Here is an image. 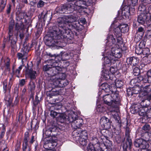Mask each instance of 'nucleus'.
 <instances>
[{
  "instance_id": "f257e3e1",
  "label": "nucleus",
  "mask_w": 151,
  "mask_h": 151,
  "mask_svg": "<svg viewBox=\"0 0 151 151\" xmlns=\"http://www.w3.org/2000/svg\"><path fill=\"white\" fill-rule=\"evenodd\" d=\"M76 20V17L72 16L60 17L58 19V27L56 28L70 40L73 38L74 35L70 29L73 27Z\"/></svg>"
},
{
  "instance_id": "f03ea898",
  "label": "nucleus",
  "mask_w": 151,
  "mask_h": 151,
  "mask_svg": "<svg viewBox=\"0 0 151 151\" xmlns=\"http://www.w3.org/2000/svg\"><path fill=\"white\" fill-rule=\"evenodd\" d=\"M50 35L52 37H49L46 42L47 45L49 47H62L64 46L66 43L70 42V40L66 37V35L59 31L55 27H54Z\"/></svg>"
},
{
  "instance_id": "7ed1b4c3",
  "label": "nucleus",
  "mask_w": 151,
  "mask_h": 151,
  "mask_svg": "<svg viewBox=\"0 0 151 151\" xmlns=\"http://www.w3.org/2000/svg\"><path fill=\"white\" fill-rule=\"evenodd\" d=\"M111 94H107L103 96L104 103L106 105L115 107V104H119L121 101L120 97L116 92L111 93Z\"/></svg>"
},
{
  "instance_id": "20e7f679",
  "label": "nucleus",
  "mask_w": 151,
  "mask_h": 151,
  "mask_svg": "<svg viewBox=\"0 0 151 151\" xmlns=\"http://www.w3.org/2000/svg\"><path fill=\"white\" fill-rule=\"evenodd\" d=\"M68 119L70 122L72 123V127L75 130H78V132L82 131L80 127L82 125L83 120L81 119H78V116L75 112H70L68 115Z\"/></svg>"
},
{
  "instance_id": "39448f33",
  "label": "nucleus",
  "mask_w": 151,
  "mask_h": 151,
  "mask_svg": "<svg viewBox=\"0 0 151 151\" xmlns=\"http://www.w3.org/2000/svg\"><path fill=\"white\" fill-rule=\"evenodd\" d=\"M74 139L83 146L87 145V133L86 130L78 132V130H74L72 133Z\"/></svg>"
},
{
  "instance_id": "423d86ee",
  "label": "nucleus",
  "mask_w": 151,
  "mask_h": 151,
  "mask_svg": "<svg viewBox=\"0 0 151 151\" xmlns=\"http://www.w3.org/2000/svg\"><path fill=\"white\" fill-rule=\"evenodd\" d=\"M129 27L127 24H121L114 29V35L116 36L119 45L122 44L123 40L121 37L122 33H125L128 32Z\"/></svg>"
},
{
  "instance_id": "0eeeda50",
  "label": "nucleus",
  "mask_w": 151,
  "mask_h": 151,
  "mask_svg": "<svg viewBox=\"0 0 151 151\" xmlns=\"http://www.w3.org/2000/svg\"><path fill=\"white\" fill-rule=\"evenodd\" d=\"M92 4V0H79L74 4L71 3L73 11L77 10L80 13L82 12V9L86 6H90Z\"/></svg>"
},
{
  "instance_id": "6e6552de",
  "label": "nucleus",
  "mask_w": 151,
  "mask_h": 151,
  "mask_svg": "<svg viewBox=\"0 0 151 151\" xmlns=\"http://www.w3.org/2000/svg\"><path fill=\"white\" fill-rule=\"evenodd\" d=\"M144 95L143 97L141 99V102L140 103L141 106L143 108H147L150 106L151 107V103L148 99H147V93L151 91V85H148L145 86L143 88Z\"/></svg>"
},
{
  "instance_id": "1a4fd4ad",
  "label": "nucleus",
  "mask_w": 151,
  "mask_h": 151,
  "mask_svg": "<svg viewBox=\"0 0 151 151\" xmlns=\"http://www.w3.org/2000/svg\"><path fill=\"white\" fill-rule=\"evenodd\" d=\"M117 45L119 46L118 47H117L116 46L114 47H111V52H106V50L105 49V52L109 54L110 53L111 56L113 58L114 57L119 58L122 56L121 53L122 51L121 47H122V45H123V43L121 45H119V44L118 43L117 41Z\"/></svg>"
},
{
  "instance_id": "9d476101",
  "label": "nucleus",
  "mask_w": 151,
  "mask_h": 151,
  "mask_svg": "<svg viewBox=\"0 0 151 151\" xmlns=\"http://www.w3.org/2000/svg\"><path fill=\"white\" fill-rule=\"evenodd\" d=\"M149 21H151V14H150L148 13L147 14H140L137 17V21L142 25L147 24Z\"/></svg>"
},
{
  "instance_id": "9b49d317",
  "label": "nucleus",
  "mask_w": 151,
  "mask_h": 151,
  "mask_svg": "<svg viewBox=\"0 0 151 151\" xmlns=\"http://www.w3.org/2000/svg\"><path fill=\"white\" fill-rule=\"evenodd\" d=\"M134 145L136 147L142 149H147L149 146L148 142L142 139H136L134 141Z\"/></svg>"
},
{
  "instance_id": "f8f14e48",
  "label": "nucleus",
  "mask_w": 151,
  "mask_h": 151,
  "mask_svg": "<svg viewBox=\"0 0 151 151\" xmlns=\"http://www.w3.org/2000/svg\"><path fill=\"white\" fill-rule=\"evenodd\" d=\"M62 68L60 67H57L56 68H52L50 71V73L49 74L52 76H53V78L52 79L53 80H55V78L56 77H54L55 76H58V75H59L60 77L61 76H64V77L63 78H65V74L64 73H60V72L62 71Z\"/></svg>"
},
{
  "instance_id": "ddd939ff",
  "label": "nucleus",
  "mask_w": 151,
  "mask_h": 151,
  "mask_svg": "<svg viewBox=\"0 0 151 151\" xmlns=\"http://www.w3.org/2000/svg\"><path fill=\"white\" fill-rule=\"evenodd\" d=\"M61 76V77L60 76L59 78L58 77H56L55 80H53V82L54 83H56L57 85L59 86L63 87L67 85L69 83V82L67 80H64L65 78H64V76Z\"/></svg>"
},
{
  "instance_id": "4468645a",
  "label": "nucleus",
  "mask_w": 151,
  "mask_h": 151,
  "mask_svg": "<svg viewBox=\"0 0 151 151\" xmlns=\"http://www.w3.org/2000/svg\"><path fill=\"white\" fill-rule=\"evenodd\" d=\"M102 92L114 93L116 92V89L114 84H111L110 86L107 83H105L102 84Z\"/></svg>"
},
{
  "instance_id": "2eb2a0df",
  "label": "nucleus",
  "mask_w": 151,
  "mask_h": 151,
  "mask_svg": "<svg viewBox=\"0 0 151 151\" xmlns=\"http://www.w3.org/2000/svg\"><path fill=\"white\" fill-rule=\"evenodd\" d=\"M71 3L64 5L60 8L59 12L60 13L68 14L73 11Z\"/></svg>"
},
{
  "instance_id": "dca6fc26",
  "label": "nucleus",
  "mask_w": 151,
  "mask_h": 151,
  "mask_svg": "<svg viewBox=\"0 0 151 151\" xmlns=\"http://www.w3.org/2000/svg\"><path fill=\"white\" fill-rule=\"evenodd\" d=\"M138 12L140 14H147L149 13L151 14V5L149 6L147 10L146 7L145 5L143 4L140 5L138 9Z\"/></svg>"
},
{
  "instance_id": "f3484780",
  "label": "nucleus",
  "mask_w": 151,
  "mask_h": 151,
  "mask_svg": "<svg viewBox=\"0 0 151 151\" xmlns=\"http://www.w3.org/2000/svg\"><path fill=\"white\" fill-rule=\"evenodd\" d=\"M107 40V42L106 45L107 46H108L109 47H110V48L111 47H114L116 46L115 44V39L114 37L112 35H109Z\"/></svg>"
},
{
  "instance_id": "a211bd4d",
  "label": "nucleus",
  "mask_w": 151,
  "mask_h": 151,
  "mask_svg": "<svg viewBox=\"0 0 151 151\" xmlns=\"http://www.w3.org/2000/svg\"><path fill=\"white\" fill-rule=\"evenodd\" d=\"M26 73L31 79L33 80L36 78L37 76L36 72L33 70L32 69L28 68L26 70Z\"/></svg>"
},
{
  "instance_id": "6ab92c4d",
  "label": "nucleus",
  "mask_w": 151,
  "mask_h": 151,
  "mask_svg": "<svg viewBox=\"0 0 151 151\" xmlns=\"http://www.w3.org/2000/svg\"><path fill=\"white\" fill-rule=\"evenodd\" d=\"M93 1L92 4L90 6H86V7L82 9V12H83L87 14L88 15H91L94 12V8L93 7Z\"/></svg>"
},
{
  "instance_id": "aec40b11",
  "label": "nucleus",
  "mask_w": 151,
  "mask_h": 151,
  "mask_svg": "<svg viewBox=\"0 0 151 151\" xmlns=\"http://www.w3.org/2000/svg\"><path fill=\"white\" fill-rule=\"evenodd\" d=\"M122 16H125L126 18L128 17L130 15V8L127 6L125 5L122 7Z\"/></svg>"
},
{
  "instance_id": "412c9836",
  "label": "nucleus",
  "mask_w": 151,
  "mask_h": 151,
  "mask_svg": "<svg viewBox=\"0 0 151 151\" xmlns=\"http://www.w3.org/2000/svg\"><path fill=\"white\" fill-rule=\"evenodd\" d=\"M127 62L128 64L132 66H135L138 63V61L137 58L133 57L127 58Z\"/></svg>"
},
{
  "instance_id": "4be33fe9",
  "label": "nucleus",
  "mask_w": 151,
  "mask_h": 151,
  "mask_svg": "<svg viewBox=\"0 0 151 151\" xmlns=\"http://www.w3.org/2000/svg\"><path fill=\"white\" fill-rule=\"evenodd\" d=\"M142 83H151V70H148L147 72V75L144 76H142Z\"/></svg>"
},
{
  "instance_id": "5701e85b",
  "label": "nucleus",
  "mask_w": 151,
  "mask_h": 151,
  "mask_svg": "<svg viewBox=\"0 0 151 151\" xmlns=\"http://www.w3.org/2000/svg\"><path fill=\"white\" fill-rule=\"evenodd\" d=\"M149 50L148 48H144L143 49L142 52V55L143 56L144 58L149 59V61H151V54L149 53Z\"/></svg>"
},
{
  "instance_id": "b1692460",
  "label": "nucleus",
  "mask_w": 151,
  "mask_h": 151,
  "mask_svg": "<svg viewBox=\"0 0 151 151\" xmlns=\"http://www.w3.org/2000/svg\"><path fill=\"white\" fill-rule=\"evenodd\" d=\"M100 122L101 124L104 126H106L108 128L110 127L111 122L105 116H103L101 118Z\"/></svg>"
},
{
  "instance_id": "393cba45",
  "label": "nucleus",
  "mask_w": 151,
  "mask_h": 151,
  "mask_svg": "<svg viewBox=\"0 0 151 151\" xmlns=\"http://www.w3.org/2000/svg\"><path fill=\"white\" fill-rule=\"evenodd\" d=\"M143 79L142 76H140L139 77L132 79L130 81V85L132 86V88L134 86L136 85V84L137 83H139L140 81L142 82Z\"/></svg>"
},
{
  "instance_id": "a878e982",
  "label": "nucleus",
  "mask_w": 151,
  "mask_h": 151,
  "mask_svg": "<svg viewBox=\"0 0 151 151\" xmlns=\"http://www.w3.org/2000/svg\"><path fill=\"white\" fill-rule=\"evenodd\" d=\"M14 23L13 21H11L10 23L9 24V37L10 39L11 37L13 36V28L14 26Z\"/></svg>"
},
{
  "instance_id": "bb28decb",
  "label": "nucleus",
  "mask_w": 151,
  "mask_h": 151,
  "mask_svg": "<svg viewBox=\"0 0 151 151\" xmlns=\"http://www.w3.org/2000/svg\"><path fill=\"white\" fill-rule=\"evenodd\" d=\"M114 58L111 56V55L110 53H108L107 55L105 57L104 59L105 60L104 63L105 64H110L111 62V60L113 59Z\"/></svg>"
},
{
  "instance_id": "cd10ccee",
  "label": "nucleus",
  "mask_w": 151,
  "mask_h": 151,
  "mask_svg": "<svg viewBox=\"0 0 151 151\" xmlns=\"http://www.w3.org/2000/svg\"><path fill=\"white\" fill-rule=\"evenodd\" d=\"M22 66L21 65L15 70L14 68H13L12 72L13 74L15 75L17 77L19 78L20 74V71L22 69Z\"/></svg>"
},
{
  "instance_id": "c85d7f7f",
  "label": "nucleus",
  "mask_w": 151,
  "mask_h": 151,
  "mask_svg": "<svg viewBox=\"0 0 151 151\" xmlns=\"http://www.w3.org/2000/svg\"><path fill=\"white\" fill-rule=\"evenodd\" d=\"M22 53L18 52L17 54V57L19 60H22V63H23V60L25 59V55H27V53L26 52H24V51H22Z\"/></svg>"
},
{
  "instance_id": "c756f323",
  "label": "nucleus",
  "mask_w": 151,
  "mask_h": 151,
  "mask_svg": "<svg viewBox=\"0 0 151 151\" xmlns=\"http://www.w3.org/2000/svg\"><path fill=\"white\" fill-rule=\"evenodd\" d=\"M48 144V146H52V147H50V148H53L57 146L58 143L56 140L53 139V138L51 137L49 140Z\"/></svg>"
},
{
  "instance_id": "7c9ffc66",
  "label": "nucleus",
  "mask_w": 151,
  "mask_h": 151,
  "mask_svg": "<svg viewBox=\"0 0 151 151\" xmlns=\"http://www.w3.org/2000/svg\"><path fill=\"white\" fill-rule=\"evenodd\" d=\"M10 82L9 83V86L8 87L7 86V83L6 80H5L3 82V90L4 93H6L8 90H9H9L11 88V86H10Z\"/></svg>"
},
{
  "instance_id": "2f4dec72",
  "label": "nucleus",
  "mask_w": 151,
  "mask_h": 151,
  "mask_svg": "<svg viewBox=\"0 0 151 151\" xmlns=\"http://www.w3.org/2000/svg\"><path fill=\"white\" fill-rule=\"evenodd\" d=\"M62 58H60V59L58 58V57L56 58L59 60H62L63 61L69 59L70 57V55L67 53H64L61 55Z\"/></svg>"
},
{
  "instance_id": "473e14b6",
  "label": "nucleus",
  "mask_w": 151,
  "mask_h": 151,
  "mask_svg": "<svg viewBox=\"0 0 151 151\" xmlns=\"http://www.w3.org/2000/svg\"><path fill=\"white\" fill-rule=\"evenodd\" d=\"M97 113H104L106 111V109L102 105H98L96 108Z\"/></svg>"
},
{
  "instance_id": "72a5a7b5",
  "label": "nucleus",
  "mask_w": 151,
  "mask_h": 151,
  "mask_svg": "<svg viewBox=\"0 0 151 151\" xmlns=\"http://www.w3.org/2000/svg\"><path fill=\"white\" fill-rule=\"evenodd\" d=\"M87 150V151H103L101 148H99L97 150H96L93 145L91 144L88 145Z\"/></svg>"
},
{
  "instance_id": "f704fd0d",
  "label": "nucleus",
  "mask_w": 151,
  "mask_h": 151,
  "mask_svg": "<svg viewBox=\"0 0 151 151\" xmlns=\"http://www.w3.org/2000/svg\"><path fill=\"white\" fill-rule=\"evenodd\" d=\"M59 93V92L56 89H54L50 92V93L47 95V96L51 98L52 96H57Z\"/></svg>"
},
{
  "instance_id": "c9c22d12",
  "label": "nucleus",
  "mask_w": 151,
  "mask_h": 151,
  "mask_svg": "<svg viewBox=\"0 0 151 151\" xmlns=\"http://www.w3.org/2000/svg\"><path fill=\"white\" fill-rule=\"evenodd\" d=\"M115 87L116 88H120L123 85V83L121 80H116L115 81Z\"/></svg>"
},
{
  "instance_id": "e433bc0d",
  "label": "nucleus",
  "mask_w": 151,
  "mask_h": 151,
  "mask_svg": "<svg viewBox=\"0 0 151 151\" xmlns=\"http://www.w3.org/2000/svg\"><path fill=\"white\" fill-rule=\"evenodd\" d=\"M50 65L52 68H57V67H60L59 66V64L58 63V62H57L56 60H50Z\"/></svg>"
},
{
  "instance_id": "4c0bfd02",
  "label": "nucleus",
  "mask_w": 151,
  "mask_h": 151,
  "mask_svg": "<svg viewBox=\"0 0 151 151\" xmlns=\"http://www.w3.org/2000/svg\"><path fill=\"white\" fill-rule=\"evenodd\" d=\"M35 87L34 83L33 81H31L29 83L28 89L30 91L32 92L35 90Z\"/></svg>"
},
{
  "instance_id": "58836bf2",
  "label": "nucleus",
  "mask_w": 151,
  "mask_h": 151,
  "mask_svg": "<svg viewBox=\"0 0 151 151\" xmlns=\"http://www.w3.org/2000/svg\"><path fill=\"white\" fill-rule=\"evenodd\" d=\"M15 35V39H12L11 38L12 37H11L10 39L9 37V39L11 40V44L12 47H14L16 45V42L17 41V34Z\"/></svg>"
},
{
  "instance_id": "ea45409f",
  "label": "nucleus",
  "mask_w": 151,
  "mask_h": 151,
  "mask_svg": "<svg viewBox=\"0 0 151 151\" xmlns=\"http://www.w3.org/2000/svg\"><path fill=\"white\" fill-rule=\"evenodd\" d=\"M112 116L116 123H121V121L120 120V117L118 116L117 113H116L115 114L113 115Z\"/></svg>"
},
{
  "instance_id": "a19ab883",
  "label": "nucleus",
  "mask_w": 151,
  "mask_h": 151,
  "mask_svg": "<svg viewBox=\"0 0 151 151\" xmlns=\"http://www.w3.org/2000/svg\"><path fill=\"white\" fill-rule=\"evenodd\" d=\"M126 148L129 147L130 148L132 145V140L130 139L127 138L126 139Z\"/></svg>"
},
{
  "instance_id": "79ce46f5",
  "label": "nucleus",
  "mask_w": 151,
  "mask_h": 151,
  "mask_svg": "<svg viewBox=\"0 0 151 151\" xmlns=\"http://www.w3.org/2000/svg\"><path fill=\"white\" fill-rule=\"evenodd\" d=\"M6 0H2L1 3H0V9L3 10L5 8L6 4Z\"/></svg>"
},
{
  "instance_id": "37998d69",
  "label": "nucleus",
  "mask_w": 151,
  "mask_h": 151,
  "mask_svg": "<svg viewBox=\"0 0 151 151\" xmlns=\"http://www.w3.org/2000/svg\"><path fill=\"white\" fill-rule=\"evenodd\" d=\"M4 100L8 103L9 105H11L12 100L9 95H8L7 96H5Z\"/></svg>"
},
{
  "instance_id": "c03bdc74",
  "label": "nucleus",
  "mask_w": 151,
  "mask_h": 151,
  "mask_svg": "<svg viewBox=\"0 0 151 151\" xmlns=\"http://www.w3.org/2000/svg\"><path fill=\"white\" fill-rule=\"evenodd\" d=\"M133 74L135 76L138 75L139 74V70L138 68L135 67L133 70Z\"/></svg>"
},
{
  "instance_id": "a18cd8bd",
  "label": "nucleus",
  "mask_w": 151,
  "mask_h": 151,
  "mask_svg": "<svg viewBox=\"0 0 151 151\" xmlns=\"http://www.w3.org/2000/svg\"><path fill=\"white\" fill-rule=\"evenodd\" d=\"M143 49L139 47H137L135 49V53L137 55H142Z\"/></svg>"
},
{
  "instance_id": "49530a36",
  "label": "nucleus",
  "mask_w": 151,
  "mask_h": 151,
  "mask_svg": "<svg viewBox=\"0 0 151 151\" xmlns=\"http://www.w3.org/2000/svg\"><path fill=\"white\" fill-rule=\"evenodd\" d=\"M108 71H106L103 74V77L106 80L110 79V77Z\"/></svg>"
},
{
  "instance_id": "de8ad7c7",
  "label": "nucleus",
  "mask_w": 151,
  "mask_h": 151,
  "mask_svg": "<svg viewBox=\"0 0 151 151\" xmlns=\"http://www.w3.org/2000/svg\"><path fill=\"white\" fill-rule=\"evenodd\" d=\"M29 138V133L28 132H26L25 134L24 138V142L26 145H27Z\"/></svg>"
},
{
  "instance_id": "09e8293b",
  "label": "nucleus",
  "mask_w": 151,
  "mask_h": 151,
  "mask_svg": "<svg viewBox=\"0 0 151 151\" xmlns=\"http://www.w3.org/2000/svg\"><path fill=\"white\" fill-rule=\"evenodd\" d=\"M50 69H51V67L50 65H45L43 67V70L45 71H49Z\"/></svg>"
},
{
  "instance_id": "8fccbe9b",
  "label": "nucleus",
  "mask_w": 151,
  "mask_h": 151,
  "mask_svg": "<svg viewBox=\"0 0 151 151\" xmlns=\"http://www.w3.org/2000/svg\"><path fill=\"white\" fill-rule=\"evenodd\" d=\"M145 30L142 27H140L138 28L137 32L141 33L142 36L145 33Z\"/></svg>"
},
{
  "instance_id": "3c124183",
  "label": "nucleus",
  "mask_w": 151,
  "mask_h": 151,
  "mask_svg": "<svg viewBox=\"0 0 151 151\" xmlns=\"http://www.w3.org/2000/svg\"><path fill=\"white\" fill-rule=\"evenodd\" d=\"M61 107V106L56 104L54 106H52L51 108L52 109H54L57 110H58Z\"/></svg>"
},
{
  "instance_id": "603ef678",
  "label": "nucleus",
  "mask_w": 151,
  "mask_h": 151,
  "mask_svg": "<svg viewBox=\"0 0 151 151\" xmlns=\"http://www.w3.org/2000/svg\"><path fill=\"white\" fill-rule=\"evenodd\" d=\"M145 42L144 41H141L139 43V47L142 49L144 48L145 47Z\"/></svg>"
},
{
  "instance_id": "864d4df0",
  "label": "nucleus",
  "mask_w": 151,
  "mask_h": 151,
  "mask_svg": "<svg viewBox=\"0 0 151 151\" xmlns=\"http://www.w3.org/2000/svg\"><path fill=\"white\" fill-rule=\"evenodd\" d=\"M45 2L42 0H40L37 3V7L38 8L42 7L44 5Z\"/></svg>"
},
{
  "instance_id": "5fc2aeb1",
  "label": "nucleus",
  "mask_w": 151,
  "mask_h": 151,
  "mask_svg": "<svg viewBox=\"0 0 151 151\" xmlns=\"http://www.w3.org/2000/svg\"><path fill=\"white\" fill-rule=\"evenodd\" d=\"M57 112L53 110H51L50 112V116L53 117H55L57 115Z\"/></svg>"
},
{
  "instance_id": "6e6d98bb",
  "label": "nucleus",
  "mask_w": 151,
  "mask_h": 151,
  "mask_svg": "<svg viewBox=\"0 0 151 151\" xmlns=\"http://www.w3.org/2000/svg\"><path fill=\"white\" fill-rule=\"evenodd\" d=\"M25 80L24 79H22L19 80V85L21 86H23L25 83Z\"/></svg>"
},
{
  "instance_id": "4d7b16f0",
  "label": "nucleus",
  "mask_w": 151,
  "mask_h": 151,
  "mask_svg": "<svg viewBox=\"0 0 151 151\" xmlns=\"http://www.w3.org/2000/svg\"><path fill=\"white\" fill-rule=\"evenodd\" d=\"M150 125L148 124H145L142 127V129L147 131L150 128Z\"/></svg>"
},
{
  "instance_id": "13d9d810",
  "label": "nucleus",
  "mask_w": 151,
  "mask_h": 151,
  "mask_svg": "<svg viewBox=\"0 0 151 151\" xmlns=\"http://www.w3.org/2000/svg\"><path fill=\"white\" fill-rule=\"evenodd\" d=\"M39 100L38 99L37 96H36L35 97V101L33 102L34 105L36 106L39 103Z\"/></svg>"
},
{
  "instance_id": "bf43d9fd",
  "label": "nucleus",
  "mask_w": 151,
  "mask_h": 151,
  "mask_svg": "<svg viewBox=\"0 0 151 151\" xmlns=\"http://www.w3.org/2000/svg\"><path fill=\"white\" fill-rule=\"evenodd\" d=\"M5 132V130L4 128L2 130L1 133L0 134V138L1 139L4 136Z\"/></svg>"
},
{
  "instance_id": "052dcab7",
  "label": "nucleus",
  "mask_w": 151,
  "mask_h": 151,
  "mask_svg": "<svg viewBox=\"0 0 151 151\" xmlns=\"http://www.w3.org/2000/svg\"><path fill=\"white\" fill-rule=\"evenodd\" d=\"M139 114L141 116H147V114L146 111H143L142 110L139 112Z\"/></svg>"
},
{
  "instance_id": "680f3d73",
  "label": "nucleus",
  "mask_w": 151,
  "mask_h": 151,
  "mask_svg": "<svg viewBox=\"0 0 151 151\" xmlns=\"http://www.w3.org/2000/svg\"><path fill=\"white\" fill-rule=\"evenodd\" d=\"M132 1V6H134L137 4L138 0H131Z\"/></svg>"
},
{
  "instance_id": "e2e57ef3",
  "label": "nucleus",
  "mask_w": 151,
  "mask_h": 151,
  "mask_svg": "<svg viewBox=\"0 0 151 151\" xmlns=\"http://www.w3.org/2000/svg\"><path fill=\"white\" fill-rule=\"evenodd\" d=\"M143 2L146 4H150L151 3V0H143Z\"/></svg>"
},
{
  "instance_id": "0e129e2a",
  "label": "nucleus",
  "mask_w": 151,
  "mask_h": 151,
  "mask_svg": "<svg viewBox=\"0 0 151 151\" xmlns=\"http://www.w3.org/2000/svg\"><path fill=\"white\" fill-rule=\"evenodd\" d=\"M9 62H10V60H8L6 61V62L5 63V65L6 66V67L7 68H8L10 66Z\"/></svg>"
},
{
  "instance_id": "69168bd1",
  "label": "nucleus",
  "mask_w": 151,
  "mask_h": 151,
  "mask_svg": "<svg viewBox=\"0 0 151 151\" xmlns=\"http://www.w3.org/2000/svg\"><path fill=\"white\" fill-rule=\"evenodd\" d=\"M19 101V99L16 98L14 103V105H17Z\"/></svg>"
},
{
  "instance_id": "338daca9",
  "label": "nucleus",
  "mask_w": 151,
  "mask_h": 151,
  "mask_svg": "<svg viewBox=\"0 0 151 151\" xmlns=\"http://www.w3.org/2000/svg\"><path fill=\"white\" fill-rule=\"evenodd\" d=\"M20 27L18 24H16L15 26V30H18L20 29Z\"/></svg>"
},
{
  "instance_id": "774afa93",
  "label": "nucleus",
  "mask_w": 151,
  "mask_h": 151,
  "mask_svg": "<svg viewBox=\"0 0 151 151\" xmlns=\"http://www.w3.org/2000/svg\"><path fill=\"white\" fill-rule=\"evenodd\" d=\"M11 10V6L10 5L9 6V7H8V8H7V10H6L7 13L8 14H9L10 13V12Z\"/></svg>"
}]
</instances>
